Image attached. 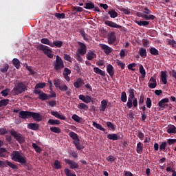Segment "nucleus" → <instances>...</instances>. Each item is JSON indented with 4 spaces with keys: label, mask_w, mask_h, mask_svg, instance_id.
I'll return each instance as SVG.
<instances>
[{
    "label": "nucleus",
    "mask_w": 176,
    "mask_h": 176,
    "mask_svg": "<svg viewBox=\"0 0 176 176\" xmlns=\"http://www.w3.org/2000/svg\"><path fill=\"white\" fill-rule=\"evenodd\" d=\"M12 160L21 163V164H25L27 163V157L19 151H14L10 155Z\"/></svg>",
    "instance_id": "obj_1"
},
{
    "label": "nucleus",
    "mask_w": 176,
    "mask_h": 176,
    "mask_svg": "<svg viewBox=\"0 0 176 176\" xmlns=\"http://www.w3.org/2000/svg\"><path fill=\"white\" fill-rule=\"evenodd\" d=\"M129 97L128 102H126V107L130 109L133 107L137 108L138 107V100L137 98H135V95L134 94V89H129Z\"/></svg>",
    "instance_id": "obj_2"
},
{
    "label": "nucleus",
    "mask_w": 176,
    "mask_h": 176,
    "mask_svg": "<svg viewBox=\"0 0 176 176\" xmlns=\"http://www.w3.org/2000/svg\"><path fill=\"white\" fill-rule=\"evenodd\" d=\"M28 87V84L27 83V82L21 81L16 83L13 89V91H14L15 94H21V93L27 91Z\"/></svg>",
    "instance_id": "obj_3"
},
{
    "label": "nucleus",
    "mask_w": 176,
    "mask_h": 176,
    "mask_svg": "<svg viewBox=\"0 0 176 176\" xmlns=\"http://www.w3.org/2000/svg\"><path fill=\"white\" fill-rule=\"evenodd\" d=\"M69 137L73 139V144H74L76 149L80 151L83 149V146L80 145V140L79 139L78 134L75 133V132L72 131L69 133Z\"/></svg>",
    "instance_id": "obj_4"
},
{
    "label": "nucleus",
    "mask_w": 176,
    "mask_h": 176,
    "mask_svg": "<svg viewBox=\"0 0 176 176\" xmlns=\"http://www.w3.org/2000/svg\"><path fill=\"white\" fill-rule=\"evenodd\" d=\"M64 67V61H63L61 57L57 55L55 63H54V69H55L56 72H59V71H61Z\"/></svg>",
    "instance_id": "obj_5"
},
{
    "label": "nucleus",
    "mask_w": 176,
    "mask_h": 176,
    "mask_svg": "<svg viewBox=\"0 0 176 176\" xmlns=\"http://www.w3.org/2000/svg\"><path fill=\"white\" fill-rule=\"evenodd\" d=\"M38 50H41V52H43L45 56H48L49 58H53L54 56V54H53L52 51L49 47L43 45H39L38 46Z\"/></svg>",
    "instance_id": "obj_6"
},
{
    "label": "nucleus",
    "mask_w": 176,
    "mask_h": 176,
    "mask_svg": "<svg viewBox=\"0 0 176 176\" xmlns=\"http://www.w3.org/2000/svg\"><path fill=\"white\" fill-rule=\"evenodd\" d=\"M10 134L18 141V142H19V144H23V142H24V137H23V135L21 133H17L16 131H11Z\"/></svg>",
    "instance_id": "obj_7"
},
{
    "label": "nucleus",
    "mask_w": 176,
    "mask_h": 176,
    "mask_svg": "<svg viewBox=\"0 0 176 176\" xmlns=\"http://www.w3.org/2000/svg\"><path fill=\"white\" fill-rule=\"evenodd\" d=\"M170 102V100L168 98H165L164 99H162L159 102H158V107L160 109H166V108H168V104L167 103Z\"/></svg>",
    "instance_id": "obj_8"
},
{
    "label": "nucleus",
    "mask_w": 176,
    "mask_h": 176,
    "mask_svg": "<svg viewBox=\"0 0 176 176\" xmlns=\"http://www.w3.org/2000/svg\"><path fill=\"white\" fill-rule=\"evenodd\" d=\"M34 94H37L38 96L39 100H41V101H45L46 100H49V96H47L46 94H45L41 90H34Z\"/></svg>",
    "instance_id": "obj_9"
},
{
    "label": "nucleus",
    "mask_w": 176,
    "mask_h": 176,
    "mask_svg": "<svg viewBox=\"0 0 176 176\" xmlns=\"http://www.w3.org/2000/svg\"><path fill=\"white\" fill-rule=\"evenodd\" d=\"M78 45L80 46L78 53L81 54V56H85L87 52V47H86V45L82 42H78Z\"/></svg>",
    "instance_id": "obj_10"
},
{
    "label": "nucleus",
    "mask_w": 176,
    "mask_h": 176,
    "mask_svg": "<svg viewBox=\"0 0 176 176\" xmlns=\"http://www.w3.org/2000/svg\"><path fill=\"white\" fill-rule=\"evenodd\" d=\"M65 163L69 164V166H70V168H72V170L75 168H78V167H79V165L78 164V163L69 159H65Z\"/></svg>",
    "instance_id": "obj_11"
},
{
    "label": "nucleus",
    "mask_w": 176,
    "mask_h": 176,
    "mask_svg": "<svg viewBox=\"0 0 176 176\" xmlns=\"http://www.w3.org/2000/svg\"><path fill=\"white\" fill-rule=\"evenodd\" d=\"M19 118H21V119H30V118H31V111H20Z\"/></svg>",
    "instance_id": "obj_12"
},
{
    "label": "nucleus",
    "mask_w": 176,
    "mask_h": 176,
    "mask_svg": "<svg viewBox=\"0 0 176 176\" xmlns=\"http://www.w3.org/2000/svg\"><path fill=\"white\" fill-rule=\"evenodd\" d=\"M30 118H32L35 122H41L43 117L39 113L31 112Z\"/></svg>",
    "instance_id": "obj_13"
},
{
    "label": "nucleus",
    "mask_w": 176,
    "mask_h": 176,
    "mask_svg": "<svg viewBox=\"0 0 176 176\" xmlns=\"http://www.w3.org/2000/svg\"><path fill=\"white\" fill-rule=\"evenodd\" d=\"M107 39L109 45H113V43L116 41V36H115V32H112L109 34Z\"/></svg>",
    "instance_id": "obj_14"
},
{
    "label": "nucleus",
    "mask_w": 176,
    "mask_h": 176,
    "mask_svg": "<svg viewBox=\"0 0 176 176\" xmlns=\"http://www.w3.org/2000/svg\"><path fill=\"white\" fill-rule=\"evenodd\" d=\"M108 140H111L112 141H118L120 138H123V134L121 133L120 135H118V134H109L107 135Z\"/></svg>",
    "instance_id": "obj_15"
},
{
    "label": "nucleus",
    "mask_w": 176,
    "mask_h": 176,
    "mask_svg": "<svg viewBox=\"0 0 176 176\" xmlns=\"http://www.w3.org/2000/svg\"><path fill=\"white\" fill-rule=\"evenodd\" d=\"M79 99L81 100V101H83V102H85V104H89L93 101L91 96H85L84 95H80Z\"/></svg>",
    "instance_id": "obj_16"
},
{
    "label": "nucleus",
    "mask_w": 176,
    "mask_h": 176,
    "mask_svg": "<svg viewBox=\"0 0 176 176\" xmlns=\"http://www.w3.org/2000/svg\"><path fill=\"white\" fill-rule=\"evenodd\" d=\"M104 24L109 27H111V28H122V25H118L116 23L111 21H104Z\"/></svg>",
    "instance_id": "obj_17"
},
{
    "label": "nucleus",
    "mask_w": 176,
    "mask_h": 176,
    "mask_svg": "<svg viewBox=\"0 0 176 176\" xmlns=\"http://www.w3.org/2000/svg\"><path fill=\"white\" fill-rule=\"evenodd\" d=\"M59 89L61 91H66L67 96H71V94L72 93V91L71 89L68 88V87L65 85H62L59 87Z\"/></svg>",
    "instance_id": "obj_18"
},
{
    "label": "nucleus",
    "mask_w": 176,
    "mask_h": 176,
    "mask_svg": "<svg viewBox=\"0 0 176 176\" xmlns=\"http://www.w3.org/2000/svg\"><path fill=\"white\" fill-rule=\"evenodd\" d=\"M85 85V81L83 79L79 78L76 80V81L74 82V86L76 87V89H79V87H82Z\"/></svg>",
    "instance_id": "obj_19"
},
{
    "label": "nucleus",
    "mask_w": 176,
    "mask_h": 176,
    "mask_svg": "<svg viewBox=\"0 0 176 176\" xmlns=\"http://www.w3.org/2000/svg\"><path fill=\"white\" fill-rule=\"evenodd\" d=\"M28 129L36 131V130H39V124L36 123H29L28 124Z\"/></svg>",
    "instance_id": "obj_20"
},
{
    "label": "nucleus",
    "mask_w": 176,
    "mask_h": 176,
    "mask_svg": "<svg viewBox=\"0 0 176 176\" xmlns=\"http://www.w3.org/2000/svg\"><path fill=\"white\" fill-rule=\"evenodd\" d=\"M51 115L56 118V119H60V120H65V117L58 113V111H53L51 112Z\"/></svg>",
    "instance_id": "obj_21"
},
{
    "label": "nucleus",
    "mask_w": 176,
    "mask_h": 176,
    "mask_svg": "<svg viewBox=\"0 0 176 176\" xmlns=\"http://www.w3.org/2000/svg\"><path fill=\"white\" fill-rule=\"evenodd\" d=\"M107 107H108V101H107L106 100H102L100 102V112H104L105 109H107Z\"/></svg>",
    "instance_id": "obj_22"
},
{
    "label": "nucleus",
    "mask_w": 176,
    "mask_h": 176,
    "mask_svg": "<svg viewBox=\"0 0 176 176\" xmlns=\"http://www.w3.org/2000/svg\"><path fill=\"white\" fill-rule=\"evenodd\" d=\"M101 49L106 54H109V53H112V49L111 48V47L105 44H102L101 45Z\"/></svg>",
    "instance_id": "obj_23"
},
{
    "label": "nucleus",
    "mask_w": 176,
    "mask_h": 176,
    "mask_svg": "<svg viewBox=\"0 0 176 176\" xmlns=\"http://www.w3.org/2000/svg\"><path fill=\"white\" fill-rule=\"evenodd\" d=\"M139 17H142V19H144L145 20H155L156 19V16H155L153 14H141L138 15Z\"/></svg>",
    "instance_id": "obj_24"
},
{
    "label": "nucleus",
    "mask_w": 176,
    "mask_h": 176,
    "mask_svg": "<svg viewBox=\"0 0 176 176\" xmlns=\"http://www.w3.org/2000/svg\"><path fill=\"white\" fill-rule=\"evenodd\" d=\"M142 151H144V144L141 143V142H139L137 144L136 152L137 153H139V155H141V153H142Z\"/></svg>",
    "instance_id": "obj_25"
},
{
    "label": "nucleus",
    "mask_w": 176,
    "mask_h": 176,
    "mask_svg": "<svg viewBox=\"0 0 176 176\" xmlns=\"http://www.w3.org/2000/svg\"><path fill=\"white\" fill-rule=\"evenodd\" d=\"M161 80L164 85H167V72H161Z\"/></svg>",
    "instance_id": "obj_26"
},
{
    "label": "nucleus",
    "mask_w": 176,
    "mask_h": 176,
    "mask_svg": "<svg viewBox=\"0 0 176 176\" xmlns=\"http://www.w3.org/2000/svg\"><path fill=\"white\" fill-rule=\"evenodd\" d=\"M135 23L140 25V27H146V25H149V21H135Z\"/></svg>",
    "instance_id": "obj_27"
},
{
    "label": "nucleus",
    "mask_w": 176,
    "mask_h": 176,
    "mask_svg": "<svg viewBox=\"0 0 176 176\" xmlns=\"http://www.w3.org/2000/svg\"><path fill=\"white\" fill-rule=\"evenodd\" d=\"M107 71L110 76L112 78V76H113L115 74V72L113 71V66H112V65H108L107 66Z\"/></svg>",
    "instance_id": "obj_28"
},
{
    "label": "nucleus",
    "mask_w": 176,
    "mask_h": 176,
    "mask_svg": "<svg viewBox=\"0 0 176 176\" xmlns=\"http://www.w3.org/2000/svg\"><path fill=\"white\" fill-rule=\"evenodd\" d=\"M61 122L58 120H53V119H50L48 120V124H50L51 126H56L60 124Z\"/></svg>",
    "instance_id": "obj_29"
},
{
    "label": "nucleus",
    "mask_w": 176,
    "mask_h": 176,
    "mask_svg": "<svg viewBox=\"0 0 176 176\" xmlns=\"http://www.w3.org/2000/svg\"><path fill=\"white\" fill-rule=\"evenodd\" d=\"M139 54L140 57H142L143 58H145L146 57V49L144 47H141L139 49Z\"/></svg>",
    "instance_id": "obj_30"
},
{
    "label": "nucleus",
    "mask_w": 176,
    "mask_h": 176,
    "mask_svg": "<svg viewBox=\"0 0 176 176\" xmlns=\"http://www.w3.org/2000/svg\"><path fill=\"white\" fill-rule=\"evenodd\" d=\"M96 57H97V55L92 51L89 52L87 54V58L89 60H91L93 58H96Z\"/></svg>",
    "instance_id": "obj_31"
},
{
    "label": "nucleus",
    "mask_w": 176,
    "mask_h": 176,
    "mask_svg": "<svg viewBox=\"0 0 176 176\" xmlns=\"http://www.w3.org/2000/svg\"><path fill=\"white\" fill-rule=\"evenodd\" d=\"M94 72H95L98 75H101V76H105V72L101 70L98 67H94Z\"/></svg>",
    "instance_id": "obj_32"
},
{
    "label": "nucleus",
    "mask_w": 176,
    "mask_h": 176,
    "mask_svg": "<svg viewBox=\"0 0 176 176\" xmlns=\"http://www.w3.org/2000/svg\"><path fill=\"white\" fill-rule=\"evenodd\" d=\"M92 126H94V127H96V129H97L98 130H100V131H105V129L102 127L101 124H98L96 122H93Z\"/></svg>",
    "instance_id": "obj_33"
},
{
    "label": "nucleus",
    "mask_w": 176,
    "mask_h": 176,
    "mask_svg": "<svg viewBox=\"0 0 176 176\" xmlns=\"http://www.w3.org/2000/svg\"><path fill=\"white\" fill-rule=\"evenodd\" d=\"M61 47L63 46V41H54L52 43V45H51V47Z\"/></svg>",
    "instance_id": "obj_34"
},
{
    "label": "nucleus",
    "mask_w": 176,
    "mask_h": 176,
    "mask_svg": "<svg viewBox=\"0 0 176 176\" xmlns=\"http://www.w3.org/2000/svg\"><path fill=\"white\" fill-rule=\"evenodd\" d=\"M139 71L142 75V78H145V76H146V72H145V69L144 68V66H142V65H140Z\"/></svg>",
    "instance_id": "obj_35"
},
{
    "label": "nucleus",
    "mask_w": 176,
    "mask_h": 176,
    "mask_svg": "<svg viewBox=\"0 0 176 176\" xmlns=\"http://www.w3.org/2000/svg\"><path fill=\"white\" fill-rule=\"evenodd\" d=\"M5 163H6V167H8V166H9V167L12 168L13 170L17 169V165L10 162L6 161Z\"/></svg>",
    "instance_id": "obj_36"
},
{
    "label": "nucleus",
    "mask_w": 176,
    "mask_h": 176,
    "mask_svg": "<svg viewBox=\"0 0 176 176\" xmlns=\"http://www.w3.org/2000/svg\"><path fill=\"white\" fill-rule=\"evenodd\" d=\"M108 14H109L110 17L111 19H116V17H118V13L115 10H111L108 12Z\"/></svg>",
    "instance_id": "obj_37"
},
{
    "label": "nucleus",
    "mask_w": 176,
    "mask_h": 176,
    "mask_svg": "<svg viewBox=\"0 0 176 176\" xmlns=\"http://www.w3.org/2000/svg\"><path fill=\"white\" fill-rule=\"evenodd\" d=\"M50 130L52 133H56V134H60V133H61V129L56 126H51Z\"/></svg>",
    "instance_id": "obj_38"
},
{
    "label": "nucleus",
    "mask_w": 176,
    "mask_h": 176,
    "mask_svg": "<svg viewBox=\"0 0 176 176\" xmlns=\"http://www.w3.org/2000/svg\"><path fill=\"white\" fill-rule=\"evenodd\" d=\"M43 87H46V83L39 82L35 85L34 90H41V89H43Z\"/></svg>",
    "instance_id": "obj_39"
},
{
    "label": "nucleus",
    "mask_w": 176,
    "mask_h": 176,
    "mask_svg": "<svg viewBox=\"0 0 176 176\" xmlns=\"http://www.w3.org/2000/svg\"><path fill=\"white\" fill-rule=\"evenodd\" d=\"M12 63L14 67L16 68V69H20V60L17 58H14L12 60Z\"/></svg>",
    "instance_id": "obj_40"
},
{
    "label": "nucleus",
    "mask_w": 176,
    "mask_h": 176,
    "mask_svg": "<svg viewBox=\"0 0 176 176\" xmlns=\"http://www.w3.org/2000/svg\"><path fill=\"white\" fill-rule=\"evenodd\" d=\"M54 167L55 168V170H60L62 168L61 166V162H60V161L58 160H55L54 163Z\"/></svg>",
    "instance_id": "obj_41"
},
{
    "label": "nucleus",
    "mask_w": 176,
    "mask_h": 176,
    "mask_svg": "<svg viewBox=\"0 0 176 176\" xmlns=\"http://www.w3.org/2000/svg\"><path fill=\"white\" fill-rule=\"evenodd\" d=\"M167 133L168 134H176V127L175 126H173L171 127H169L168 129H167Z\"/></svg>",
    "instance_id": "obj_42"
},
{
    "label": "nucleus",
    "mask_w": 176,
    "mask_h": 176,
    "mask_svg": "<svg viewBox=\"0 0 176 176\" xmlns=\"http://www.w3.org/2000/svg\"><path fill=\"white\" fill-rule=\"evenodd\" d=\"M41 43H43L44 45H48L49 46H53V44L47 38H42L41 40Z\"/></svg>",
    "instance_id": "obj_43"
},
{
    "label": "nucleus",
    "mask_w": 176,
    "mask_h": 176,
    "mask_svg": "<svg viewBox=\"0 0 176 176\" xmlns=\"http://www.w3.org/2000/svg\"><path fill=\"white\" fill-rule=\"evenodd\" d=\"M78 108L79 109H85V111H87V109H89V106H87V104H86L85 103H80L78 105Z\"/></svg>",
    "instance_id": "obj_44"
},
{
    "label": "nucleus",
    "mask_w": 176,
    "mask_h": 176,
    "mask_svg": "<svg viewBox=\"0 0 176 176\" xmlns=\"http://www.w3.org/2000/svg\"><path fill=\"white\" fill-rule=\"evenodd\" d=\"M55 17L58 19V20H61L63 19H65V14L64 13H55L54 14Z\"/></svg>",
    "instance_id": "obj_45"
},
{
    "label": "nucleus",
    "mask_w": 176,
    "mask_h": 176,
    "mask_svg": "<svg viewBox=\"0 0 176 176\" xmlns=\"http://www.w3.org/2000/svg\"><path fill=\"white\" fill-rule=\"evenodd\" d=\"M9 104V99H3L0 100V107H6Z\"/></svg>",
    "instance_id": "obj_46"
},
{
    "label": "nucleus",
    "mask_w": 176,
    "mask_h": 176,
    "mask_svg": "<svg viewBox=\"0 0 176 176\" xmlns=\"http://www.w3.org/2000/svg\"><path fill=\"white\" fill-rule=\"evenodd\" d=\"M84 8L85 9H89V10L94 9V3L91 2L86 3L85 6Z\"/></svg>",
    "instance_id": "obj_47"
},
{
    "label": "nucleus",
    "mask_w": 176,
    "mask_h": 176,
    "mask_svg": "<svg viewBox=\"0 0 176 176\" xmlns=\"http://www.w3.org/2000/svg\"><path fill=\"white\" fill-rule=\"evenodd\" d=\"M127 53H129V51H127V50H121L120 52V56L121 58H124V57H126V54H127Z\"/></svg>",
    "instance_id": "obj_48"
},
{
    "label": "nucleus",
    "mask_w": 176,
    "mask_h": 176,
    "mask_svg": "<svg viewBox=\"0 0 176 176\" xmlns=\"http://www.w3.org/2000/svg\"><path fill=\"white\" fill-rule=\"evenodd\" d=\"M150 53L151 54H153V56H157V54H159V51L155 47H151L150 49Z\"/></svg>",
    "instance_id": "obj_49"
},
{
    "label": "nucleus",
    "mask_w": 176,
    "mask_h": 176,
    "mask_svg": "<svg viewBox=\"0 0 176 176\" xmlns=\"http://www.w3.org/2000/svg\"><path fill=\"white\" fill-rule=\"evenodd\" d=\"M166 148H167V142H163L160 145V151H166Z\"/></svg>",
    "instance_id": "obj_50"
},
{
    "label": "nucleus",
    "mask_w": 176,
    "mask_h": 176,
    "mask_svg": "<svg viewBox=\"0 0 176 176\" xmlns=\"http://www.w3.org/2000/svg\"><path fill=\"white\" fill-rule=\"evenodd\" d=\"M32 146L36 152H38V153H41L42 152V148H41L40 146H37L36 144L33 143Z\"/></svg>",
    "instance_id": "obj_51"
},
{
    "label": "nucleus",
    "mask_w": 176,
    "mask_h": 176,
    "mask_svg": "<svg viewBox=\"0 0 176 176\" xmlns=\"http://www.w3.org/2000/svg\"><path fill=\"white\" fill-rule=\"evenodd\" d=\"M121 101H122V102H126L127 101V95L124 91L121 94Z\"/></svg>",
    "instance_id": "obj_52"
},
{
    "label": "nucleus",
    "mask_w": 176,
    "mask_h": 176,
    "mask_svg": "<svg viewBox=\"0 0 176 176\" xmlns=\"http://www.w3.org/2000/svg\"><path fill=\"white\" fill-rule=\"evenodd\" d=\"M65 174L66 176H76V175L73 174L71 170L68 168L65 169Z\"/></svg>",
    "instance_id": "obj_53"
},
{
    "label": "nucleus",
    "mask_w": 176,
    "mask_h": 176,
    "mask_svg": "<svg viewBox=\"0 0 176 176\" xmlns=\"http://www.w3.org/2000/svg\"><path fill=\"white\" fill-rule=\"evenodd\" d=\"M120 12H122L123 13H124V14H130V10L128 8H119Z\"/></svg>",
    "instance_id": "obj_54"
},
{
    "label": "nucleus",
    "mask_w": 176,
    "mask_h": 176,
    "mask_svg": "<svg viewBox=\"0 0 176 176\" xmlns=\"http://www.w3.org/2000/svg\"><path fill=\"white\" fill-rule=\"evenodd\" d=\"M8 69H9V65L8 64H5L3 66V68H1L0 69L1 72H2L3 74H5V72H8Z\"/></svg>",
    "instance_id": "obj_55"
},
{
    "label": "nucleus",
    "mask_w": 176,
    "mask_h": 176,
    "mask_svg": "<svg viewBox=\"0 0 176 176\" xmlns=\"http://www.w3.org/2000/svg\"><path fill=\"white\" fill-rule=\"evenodd\" d=\"M72 119H73V120H74V122H77L78 123H79L80 122V118H79V116L76 114H74L72 116Z\"/></svg>",
    "instance_id": "obj_56"
},
{
    "label": "nucleus",
    "mask_w": 176,
    "mask_h": 176,
    "mask_svg": "<svg viewBox=\"0 0 176 176\" xmlns=\"http://www.w3.org/2000/svg\"><path fill=\"white\" fill-rule=\"evenodd\" d=\"M6 148H0V157H4L5 155H6Z\"/></svg>",
    "instance_id": "obj_57"
},
{
    "label": "nucleus",
    "mask_w": 176,
    "mask_h": 176,
    "mask_svg": "<svg viewBox=\"0 0 176 176\" xmlns=\"http://www.w3.org/2000/svg\"><path fill=\"white\" fill-rule=\"evenodd\" d=\"M135 67H137V64L135 63H130L128 65V69H131V71H135Z\"/></svg>",
    "instance_id": "obj_58"
},
{
    "label": "nucleus",
    "mask_w": 176,
    "mask_h": 176,
    "mask_svg": "<svg viewBox=\"0 0 176 176\" xmlns=\"http://www.w3.org/2000/svg\"><path fill=\"white\" fill-rule=\"evenodd\" d=\"M106 124L107 127H109V129H111V130H115V125L113 124V123L111 122H107Z\"/></svg>",
    "instance_id": "obj_59"
},
{
    "label": "nucleus",
    "mask_w": 176,
    "mask_h": 176,
    "mask_svg": "<svg viewBox=\"0 0 176 176\" xmlns=\"http://www.w3.org/2000/svg\"><path fill=\"white\" fill-rule=\"evenodd\" d=\"M146 105L147 108H151V107H152V100H151L150 98H146Z\"/></svg>",
    "instance_id": "obj_60"
},
{
    "label": "nucleus",
    "mask_w": 176,
    "mask_h": 176,
    "mask_svg": "<svg viewBox=\"0 0 176 176\" xmlns=\"http://www.w3.org/2000/svg\"><path fill=\"white\" fill-rule=\"evenodd\" d=\"M63 58L66 60V61H69V62L72 61V58H71V56L67 54H63Z\"/></svg>",
    "instance_id": "obj_61"
},
{
    "label": "nucleus",
    "mask_w": 176,
    "mask_h": 176,
    "mask_svg": "<svg viewBox=\"0 0 176 176\" xmlns=\"http://www.w3.org/2000/svg\"><path fill=\"white\" fill-rule=\"evenodd\" d=\"M9 91H10L9 89L3 90L1 91V94H2L3 97H7V96H8V94H9Z\"/></svg>",
    "instance_id": "obj_62"
},
{
    "label": "nucleus",
    "mask_w": 176,
    "mask_h": 176,
    "mask_svg": "<svg viewBox=\"0 0 176 176\" xmlns=\"http://www.w3.org/2000/svg\"><path fill=\"white\" fill-rule=\"evenodd\" d=\"M54 85L55 87L59 89V87L61 86V85H60V80H58V79L54 80Z\"/></svg>",
    "instance_id": "obj_63"
},
{
    "label": "nucleus",
    "mask_w": 176,
    "mask_h": 176,
    "mask_svg": "<svg viewBox=\"0 0 176 176\" xmlns=\"http://www.w3.org/2000/svg\"><path fill=\"white\" fill-rule=\"evenodd\" d=\"M175 142H176V139H168V145H173L175 144Z\"/></svg>",
    "instance_id": "obj_64"
}]
</instances>
